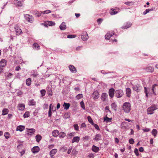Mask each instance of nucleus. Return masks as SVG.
<instances>
[{"mask_svg":"<svg viewBox=\"0 0 158 158\" xmlns=\"http://www.w3.org/2000/svg\"><path fill=\"white\" fill-rule=\"evenodd\" d=\"M59 27L61 30H64L66 28L65 23L63 22L60 26Z\"/></svg>","mask_w":158,"mask_h":158,"instance_id":"22","label":"nucleus"},{"mask_svg":"<svg viewBox=\"0 0 158 158\" xmlns=\"http://www.w3.org/2000/svg\"><path fill=\"white\" fill-rule=\"evenodd\" d=\"M69 70L71 72L73 73H75L77 72V70L75 67L73 65H71L69 66Z\"/></svg>","mask_w":158,"mask_h":158,"instance_id":"16","label":"nucleus"},{"mask_svg":"<svg viewBox=\"0 0 158 158\" xmlns=\"http://www.w3.org/2000/svg\"><path fill=\"white\" fill-rule=\"evenodd\" d=\"M51 110H50V109H49L48 114V117H51L52 115V114Z\"/></svg>","mask_w":158,"mask_h":158,"instance_id":"60","label":"nucleus"},{"mask_svg":"<svg viewBox=\"0 0 158 158\" xmlns=\"http://www.w3.org/2000/svg\"><path fill=\"white\" fill-rule=\"evenodd\" d=\"M92 125H93L95 128V129L98 130H100V128L99 126L96 124L94 123Z\"/></svg>","mask_w":158,"mask_h":158,"instance_id":"53","label":"nucleus"},{"mask_svg":"<svg viewBox=\"0 0 158 158\" xmlns=\"http://www.w3.org/2000/svg\"><path fill=\"white\" fill-rule=\"evenodd\" d=\"M92 97L94 99H98L99 97L98 92L97 90L94 91L92 94Z\"/></svg>","mask_w":158,"mask_h":158,"instance_id":"14","label":"nucleus"},{"mask_svg":"<svg viewBox=\"0 0 158 158\" xmlns=\"http://www.w3.org/2000/svg\"><path fill=\"white\" fill-rule=\"evenodd\" d=\"M26 129L27 130V132L28 134H34L35 131V130L34 128H27Z\"/></svg>","mask_w":158,"mask_h":158,"instance_id":"27","label":"nucleus"},{"mask_svg":"<svg viewBox=\"0 0 158 158\" xmlns=\"http://www.w3.org/2000/svg\"><path fill=\"white\" fill-rule=\"evenodd\" d=\"M150 129L149 128H145L143 130L144 132H148L150 131Z\"/></svg>","mask_w":158,"mask_h":158,"instance_id":"61","label":"nucleus"},{"mask_svg":"<svg viewBox=\"0 0 158 158\" xmlns=\"http://www.w3.org/2000/svg\"><path fill=\"white\" fill-rule=\"evenodd\" d=\"M131 93V89L129 88L126 89V94L128 97H130Z\"/></svg>","mask_w":158,"mask_h":158,"instance_id":"18","label":"nucleus"},{"mask_svg":"<svg viewBox=\"0 0 158 158\" xmlns=\"http://www.w3.org/2000/svg\"><path fill=\"white\" fill-rule=\"evenodd\" d=\"M152 134L155 137H156L157 134V130L155 129H153L152 131Z\"/></svg>","mask_w":158,"mask_h":158,"instance_id":"40","label":"nucleus"},{"mask_svg":"<svg viewBox=\"0 0 158 158\" xmlns=\"http://www.w3.org/2000/svg\"><path fill=\"white\" fill-rule=\"evenodd\" d=\"M83 97V95L82 94H77L76 97V98L79 100Z\"/></svg>","mask_w":158,"mask_h":158,"instance_id":"47","label":"nucleus"},{"mask_svg":"<svg viewBox=\"0 0 158 158\" xmlns=\"http://www.w3.org/2000/svg\"><path fill=\"white\" fill-rule=\"evenodd\" d=\"M25 129V126H24L19 125L16 128V130L19 131H22Z\"/></svg>","mask_w":158,"mask_h":158,"instance_id":"19","label":"nucleus"},{"mask_svg":"<svg viewBox=\"0 0 158 158\" xmlns=\"http://www.w3.org/2000/svg\"><path fill=\"white\" fill-rule=\"evenodd\" d=\"M81 104V107H82V108L84 110H85V105L84 103L83 102H81L80 103Z\"/></svg>","mask_w":158,"mask_h":158,"instance_id":"55","label":"nucleus"},{"mask_svg":"<svg viewBox=\"0 0 158 158\" xmlns=\"http://www.w3.org/2000/svg\"><path fill=\"white\" fill-rule=\"evenodd\" d=\"M45 24L49 26H54L55 23L53 21H47L45 22Z\"/></svg>","mask_w":158,"mask_h":158,"instance_id":"28","label":"nucleus"},{"mask_svg":"<svg viewBox=\"0 0 158 158\" xmlns=\"http://www.w3.org/2000/svg\"><path fill=\"white\" fill-rule=\"evenodd\" d=\"M82 48V46H80L77 47L76 48V50L77 51H79Z\"/></svg>","mask_w":158,"mask_h":158,"instance_id":"62","label":"nucleus"},{"mask_svg":"<svg viewBox=\"0 0 158 158\" xmlns=\"http://www.w3.org/2000/svg\"><path fill=\"white\" fill-rule=\"evenodd\" d=\"M134 152L136 156H138L139 155L138 150L137 148H135Z\"/></svg>","mask_w":158,"mask_h":158,"instance_id":"58","label":"nucleus"},{"mask_svg":"<svg viewBox=\"0 0 158 158\" xmlns=\"http://www.w3.org/2000/svg\"><path fill=\"white\" fill-rule=\"evenodd\" d=\"M39 76V74L37 73L34 72L33 73H31V76L34 78H37Z\"/></svg>","mask_w":158,"mask_h":158,"instance_id":"41","label":"nucleus"},{"mask_svg":"<svg viewBox=\"0 0 158 158\" xmlns=\"http://www.w3.org/2000/svg\"><path fill=\"white\" fill-rule=\"evenodd\" d=\"M103 119L104 122H106V123H107L108 122H111L112 119V118H109L106 116L105 117H104Z\"/></svg>","mask_w":158,"mask_h":158,"instance_id":"36","label":"nucleus"},{"mask_svg":"<svg viewBox=\"0 0 158 158\" xmlns=\"http://www.w3.org/2000/svg\"><path fill=\"white\" fill-rule=\"evenodd\" d=\"M9 112V110L7 108H4L2 110V115H5L7 114Z\"/></svg>","mask_w":158,"mask_h":158,"instance_id":"30","label":"nucleus"},{"mask_svg":"<svg viewBox=\"0 0 158 158\" xmlns=\"http://www.w3.org/2000/svg\"><path fill=\"white\" fill-rule=\"evenodd\" d=\"M51 11L50 10H48L44 11L42 12V14H48L50 13H51Z\"/></svg>","mask_w":158,"mask_h":158,"instance_id":"52","label":"nucleus"},{"mask_svg":"<svg viewBox=\"0 0 158 158\" xmlns=\"http://www.w3.org/2000/svg\"><path fill=\"white\" fill-rule=\"evenodd\" d=\"M89 38V36L86 32H84L82 33L81 39L83 41H86Z\"/></svg>","mask_w":158,"mask_h":158,"instance_id":"8","label":"nucleus"},{"mask_svg":"<svg viewBox=\"0 0 158 158\" xmlns=\"http://www.w3.org/2000/svg\"><path fill=\"white\" fill-rule=\"evenodd\" d=\"M123 110L127 113L129 112L131 110V105L129 102H125L123 106Z\"/></svg>","mask_w":158,"mask_h":158,"instance_id":"2","label":"nucleus"},{"mask_svg":"<svg viewBox=\"0 0 158 158\" xmlns=\"http://www.w3.org/2000/svg\"><path fill=\"white\" fill-rule=\"evenodd\" d=\"M64 109L68 110L70 104L69 103L64 102L63 105Z\"/></svg>","mask_w":158,"mask_h":158,"instance_id":"31","label":"nucleus"},{"mask_svg":"<svg viewBox=\"0 0 158 158\" xmlns=\"http://www.w3.org/2000/svg\"><path fill=\"white\" fill-rule=\"evenodd\" d=\"M59 132L57 130H55L52 132L53 136L54 137H57L59 135Z\"/></svg>","mask_w":158,"mask_h":158,"instance_id":"33","label":"nucleus"},{"mask_svg":"<svg viewBox=\"0 0 158 158\" xmlns=\"http://www.w3.org/2000/svg\"><path fill=\"white\" fill-rule=\"evenodd\" d=\"M74 127L76 131H78L79 130V127L77 124H75L74 125Z\"/></svg>","mask_w":158,"mask_h":158,"instance_id":"56","label":"nucleus"},{"mask_svg":"<svg viewBox=\"0 0 158 158\" xmlns=\"http://www.w3.org/2000/svg\"><path fill=\"white\" fill-rule=\"evenodd\" d=\"M132 3V2H125L124 4L128 6H130L131 5V3Z\"/></svg>","mask_w":158,"mask_h":158,"instance_id":"63","label":"nucleus"},{"mask_svg":"<svg viewBox=\"0 0 158 158\" xmlns=\"http://www.w3.org/2000/svg\"><path fill=\"white\" fill-rule=\"evenodd\" d=\"M87 119L89 122L92 125L94 123L93 121L90 116H88Z\"/></svg>","mask_w":158,"mask_h":158,"instance_id":"45","label":"nucleus"},{"mask_svg":"<svg viewBox=\"0 0 158 158\" xmlns=\"http://www.w3.org/2000/svg\"><path fill=\"white\" fill-rule=\"evenodd\" d=\"M59 135L60 138H63L66 135V134L63 132H61L59 133Z\"/></svg>","mask_w":158,"mask_h":158,"instance_id":"42","label":"nucleus"},{"mask_svg":"<svg viewBox=\"0 0 158 158\" xmlns=\"http://www.w3.org/2000/svg\"><path fill=\"white\" fill-rule=\"evenodd\" d=\"M101 136L100 134H97L95 136V137L94 139V140L95 141H98L101 139Z\"/></svg>","mask_w":158,"mask_h":158,"instance_id":"29","label":"nucleus"},{"mask_svg":"<svg viewBox=\"0 0 158 158\" xmlns=\"http://www.w3.org/2000/svg\"><path fill=\"white\" fill-rule=\"evenodd\" d=\"M6 60L4 59H2L0 62V66L2 67H5L6 64Z\"/></svg>","mask_w":158,"mask_h":158,"instance_id":"20","label":"nucleus"},{"mask_svg":"<svg viewBox=\"0 0 158 158\" xmlns=\"http://www.w3.org/2000/svg\"><path fill=\"white\" fill-rule=\"evenodd\" d=\"M132 88L134 90L138 92L141 90L142 87L139 85H132Z\"/></svg>","mask_w":158,"mask_h":158,"instance_id":"7","label":"nucleus"},{"mask_svg":"<svg viewBox=\"0 0 158 158\" xmlns=\"http://www.w3.org/2000/svg\"><path fill=\"white\" fill-rule=\"evenodd\" d=\"M152 10V9H146L143 12V15H145L147 13L149 12L150 11H151Z\"/></svg>","mask_w":158,"mask_h":158,"instance_id":"46","label":"nucleus"},{"mask_svg":"<svg viewBox=\"0 0 158 158\" xmlns=\"http://www.w3.org/2000/svg\"><path fill=\"white\" fill-rule=\"evenodd\" d=\"M4 136L6 139H8L10 137V134L8 132H6L4 133Z\"/></svg>","mask_w":158,"mask_h":158,"instance_id":"48","label":"nucleus"},{"mask_svg":"<svg viewBox=\"0 0 158 158\" xmlns=\"http://www.w3.org/2000/svg\"><path fill=\"white\" fill-rule=\"evenodd\" d=\"M124 95L123 90L121 89H117L115 91V96L118 98L122 97Z\"/></svg>","mask_w":158,"mask_h":158,"instance_id":"3","label":"nucleus"},{"mask_svg":"<svg viewBox=\"0 0 158 158\" xmlns=\"http://www.w3.org/2000/svg\"><path fill=\"white\" fill-rule=\"evenodd\" d=\"M129 143L131 144H133L134 143V141L133 139L131 138L129 140Z\"/></svg>","mask_w":158,"mask_h":158,"instance_id":"54","label":"nucleus"},{"mask_svg":"<svg viewBox=\"0 0 158 158\" xmlns=\"http://www.w3.org/2000/svg\"><path fill=\"white\" fill-rule=\"evenodd\" d=\"M126 123L125 122H124L122 123L121 125V127L122 128L125 129L126 128V127L124 125L125 124H126Z\"/></svg>","mask_w":158,"mask_h":158,"instance_id":"59","label":"nucleus"},{"mask_svg":"<svg viewBox=\"0 0 158 158\" xmlns=\"http://www.w3.org/2000/svg\"><path fill=\"white\" fill-rule=\"evenodd\" d=\"M57 149H53L51 150L49 152V154L51 157H53L57 152Z\"/></svg>","mask_w":158,"mask_h":158,"instance_id":"21","label":"nucleus"},{"mask_svg":"<svg viewBox=\"0 0 158 158\" xmlns=\"http://www.w3.org/2000/svg\"><path fill=\"white\" fill-rule=\"evenodd\" d=\"M144 69L148 72L152 73L154 71V68L153 67L148 66L146 67Z\"/></svg>","mask_w":158,"mask_h":158,"instance_id":"17","label":"nucleus"},{"mask_svg":"<svg viewBox=\"0 0 158 158\" xmlns=\"http://www.w3.org/2000/svg\"><path fill=\"white\" fill-rule=\"evenodd\" d=\"M25 106L24 104H19L18 105V109L20 110H23L24 109Z\"/></svg>","mask_w":158,"mask_h":158,"instance_id":"26","label":"nucleus"},{"mask_svg":"<svg viewBox=\"0 0 158 158\" xmlns=\"http://www.w3.org/2000/svg\"><path fill=\"white\" fill-rule=\"evenodd\" d=\"M42 11L39 12L37 11H34V14L36 16L39 17L42 14Z\"/></svg>","mask_w":158,"mask_h":158,"instance_id":"39","label":"nucleus"},{"mask_svg":"<svg viewBox=\"0 0 158 158\" xmlns=\"http://www.w3.org/2000/svg\"><path fill=\"white\" fill-rule=\"evenodd\" d=\"M158 86L156 84H154L153 85L151 89V91L153 92V94L154 95H156V91L158 89Z\"/></svg>","mask_w":158,"mask_h":158,"instance_id":"10","label":"nucleus"},{"mask_svg":"<svg viewBox=\"0 0 158 158\" xmlns=\"http://www.w3.org/2000/svg\"><path fill=\"white\" fill-rule=\"evenodd\" d=\"M40 92L42 96H44L45 95L46 91L45 89H42L41 90Z\"/></svg>","mask_w":158,"mask_h":158,"instance_id":"50","label":"nucleus"},{"mask_svg":"<svg viewBox=\"0 0 158 158\" xmlns=\"http://www.w3.org/2000/svg\"><path fill=\"white\" fill-rule=\"evenodd\" d=\"M40 150V148L38 146L34 147L31 149V151L34 154L38 152Z\"/></svg>","mask_w":158,"mask_h":158,"instance_id":"11","label":"nucleus"},{"mask_svg":"<svg viewBox=\"0 0 158 158\" xmlns=\"http://www.w3.org/2000/svg\"><path fill=\"white\" fill-rule=\"evenodd\" d=\"M131 25L132 24L131 23H127L125 25L122 26L121 27V28L127 29L129 27H131Z\"/></svg>","mask_w":158,"mask_h":158,"instance_id":"34","label":"nucleus"},{"mask_svg":"<svg viewBox=\"0 0 158 158\" xmlns=\"http://www.w3.org/2000/svg\"><path fill=\"white\" fill-rule=\"evenodd\" d=\"M12 74L11 73H9L7 76V77L8 78H10L12 77Z\"/></svg>","mask_w":158,"mask_h":158,"instance_id":"64","label":"nucleus"},{"mask_svg":"<svg viewBox=\"0 0 158 158\" xmlns=\"http://www.w3.org/2000/svg\"><path fill=\"white\" fill-rule=\"evenodd\" d=\"M92 150L93 152L97 153L98 151L99 148L98 147L94 145H93L92 148Z\"/></svg>","mask_w":158,"mask_h":158,"instance_id":"25","label":"nucleus"},{"mask_svg":"<svg viewBox=\"0 0 158 158\" xmlns=\"http://www.w3.org/2000/svg\"><path fill=\"white\" fill-rule=\"evenodd\" d=\"M103 21V19H98L97 20V22L98 23V24H100L102 23V21Z\"/></svg>","mask_w":158,"mask_h":158,"instance_id":"57","label":"nucleus"},{"mask_svg":"<svg viewBox=\"0 0 158 158\" xmlns=\"http://www.w3.org/2000/svg\"><path fill=\"white\" fill-rule=\"evenodd\" d=\"M31 78H28L26 80V84L27 86H29L31 85Z\"/></svg>","mask_w":158,"mask_h":158,"instance_id":"32","label":"nucleus"},{"mask_svg":"<svg viewBox=\"0 0 158 158\" xmlns=\"http://www.w3.org/2000/svg\"><path fill=\"white\" fill-rule=\"evenodd\" d=\"M111 108L114 110H117V106L115 103L114 102L111 104Z\"/></svg>","mask_w":158,"mask_h":158,"instance_id":"35","label":"nucleus"},{"mask_svg":"<svg viewBox=\"0 0 158 158\" xmlns=\"http://www.w3.org/2000/svg\"><path fill=\"white\" fill-rule=\"evenodd\" d=\"M116 37V35L114 34L113 31H111L108 32L106 35H105V38L106 39L108 40H110V38L111 40L113 41V42L115 41V42H117V40L116 39H113V37Z\"/></svg>","mask_w":158,"mask_h":158,"instance_id":"1","label":"nucleus"},{"mask_svg":"<svg viewBox=\"0 0 158 158\" xmlns=\"http://www.w3.org/2000/svg\"><path fill=\"white\" fill-rule=\"evenodd\" d=\"M144 92L146 97H148L149 95H151L153 94V92L151 91V89L149 88L145 87H144Z\"/></svg>","mask_w":158,"mask_h":158,"instance_id":"5","label":"nucleus"},{"mask_svg":"<svg viewBox=\"0 0 158 158\" xmlns=\"http://www.w3.org/2000/svg\"><path fill=\"white\" fill-rule=\"evenodd\" d=\"M70 116V114L68 113H65L64 116L63 118L64 119L69 118Z\"/></svg>","mask_w":158,"mask_h":158,"instance_id":"44","label":"nucleus"},{"mask_svg":"<svg viewBox=\"0 0 158 158\" xmlns=\"http://www.w3.org/2000/svg\"><path fill=\"white\" fill-rule=\"evenodd\" d=\"M76 37V35H69L67 36V38L70 39L74 38Z\"/></svg>","mask_w":158,"mask_h":158,"instance_id":"51","label":"nucleus"},{"mask_svg":"<svg viewBox=\"0 0 158 158\" xmlns=\"http://www.w3.org/2000/svg\"><path fill=\"white\" fill-rule=\"evenodd\" d=\"M119 12V9L116 10L115 9L112 8L110 11V14L112 15L117 14Z\"/></svg>","mask_w":158,"mask_h":158,"instance_id":"12","label":"nucleus"},{"mask_svg":"<svg viewBox=\"0 0 158 158\" xmlns=\"http://www.w3.org/2000/svg\"><path fill=\"white\" fill-rule=\"evenodd\" d=\"M157 109L156 106L155 105L149 107L147 110L148 114H153L154 111Z\"/></svg>","mask_w":158,"mask_h":158,"instance_id":"4","label":"nucleus"},{"mask_svg":"<svg viewBox=\"0 0 158 158\" xmlns=\"http://www.w3.org/2000/svg\"><path fill=\"white\" fill-rule=\"evenodd\" d=\"M14 4L17 6H22V2L17 0H14Z\"/></svg>","mask_w":158,"mask_h":158,"instance_id":"23","label":"nucleus"},{"mask_svg":"<svg viewBox=\"0 0 158 158\" xmlns=\"http://www.w3.org/2000/svg\"><path fill=\"white\" fill-rule=\"evenodd\" d=\"M115 89L113 88H110L109 89L108 93L110 97L111 98L114 97V95H115Z\"/></svg>","mask_w":158,"mask_h":158,"instance_id":"9","label":"nucleus"},{"mask_svg":"<svg viewBox=\"0 0 158 158\" xmlns=\"http://www.w3.org/2000/svg\"><path fill=\"white\" fill-rule=\"evenodd\" d=\"M42 137L41 136L39 135H37L35 136V139L37 142H39L41 139Z\"/></svg>","mask_w":158,"mask_h":158,"instance_id":"43","label":"nucleus"},{"mask_svg":"<svg viewBox=\"0 0 158 158\" xmlns=\"http://www.w3.org/2000/svg\"><path fill=\"white\" fill-rule=\"evenodd\" d=\"M108 98V95L106 93H102L101 96V99L103 102L106 101Z\"/></svg>","mask_w":158,"mask_h":158,"instance_id":"13","label":"nucleus"},{"mask_svg":"<svg viewBox=\"0 0 158 158\" xmlns=\"http://www.w3.org/2000/svg\"><path fill=\"white\" fill-rule=\"evenodd\" d=\"M80 139V137L79 136H75L73 138L72 142L74 143L75 142L78 143Z\"/></svg>","mask_w":158,"mask_h":158,"instance_id":"24","label":"nucleus"},{"mask_svg":"<svg viewBox=\"0 0 158 158\" xmlns=\"http://www.w3.org/2000/svg\"><path fill=\"white\" fill-rule=\"evenodd\" d=\"M33 48L34 49L37 50H38L40 49V46L37 43H35L33 44Z\"/></svg>","mask_w":158,"mask_h":158,"instance_id":"37","label":"nucleus"},{"mask_svg":"<svg viewBox=\"0 0 158 158\" xmlns=\"http://www.w3.org/2000/svg\"><path fill=\"white\" fill-rule=\"evenodd\" d=\"M24 17L27 21L30 23H32L33 21V18L31 15L28 14H24Z\"/></svg>","mask_w":158,"mask_h":158,"instance_id":"6","label":"nucleus"},{"mask_svg":"<svg viewBox=\"0 0 158 158\" xmlns=\"http://www.w3.org/2000/svg\"><path fill=\"white\" fill-rule=\"evenodd\" d=\"M15 31L17 35H19L22 32L21 29L17 25L15 26Z\"/></svg>","mask_w":158,"mask_h":158,"instance_id":"15","label":"nucleus"},{"mask_svg":"<svg viewBox=\"0 0 158 158\" xmlns=\"http://www.w3.org/2000/svg\"><path fill=\"white\" fill-rule=\"evenodd\" d=\"M36 102L33 99H32L29 101L28 105L29 106H34L35 105Z\"/></svg>","mask_w":158,"mask_h":158,"instance_id":"38","label":"nucleus"},{"mask_svg":"<svg viewBox=\"0 0 158 158\" xmlns=\"http://www.w3.org/2000/svg\"><path fill=\"white\" fill-rule=\"evenodd\" d=\"M23 116L24 118L28 117L29 116V113L28 111L26 112L24 114Z\"/></svg>","mask_w":158,"mask_h":158,"instance_id":"49","label":"nucleus"}]
</instances>
